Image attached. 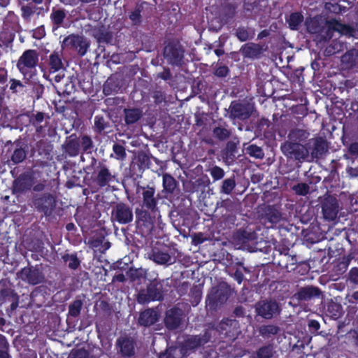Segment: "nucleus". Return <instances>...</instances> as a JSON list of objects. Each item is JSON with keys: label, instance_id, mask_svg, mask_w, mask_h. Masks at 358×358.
I'll return each mask as SVG.
<instances>
[{"label": "nucleus", "instance_id": "9b49d317", "mask_svg": "<svg viewBox=\"0 0 358 358\" xmlns=\"http://www.w3.org/2000/svg\"><path fill=\"white\" fill-rule=\"evenodd\" d=\"M120 352L124 357L134 355V343L132 339L127 337H121L117 340Z\"/></svg>", "mask_w": 358, "mask_h": 358}, {"label": "nucleus", "instance_id": "4be33fe9", "mask_svg": "<svg viewBox=\"0 0 358 358\" xmlns=\"http://www.w3.org/2000/svg\"><path fill=\"white\" fill-rule=\"evenodd\" d=\"M327 27L329 31H336L341 34H347L349 31V28L338 22L336 20H331L327 22Z\"/></svg>", "mask_w": 358, "mask_h": 358}, {"label": "nucleus", "instance_id": "13d9d810", "mask_svg": "<svg viewBox=\"0 0 358 358\" xmlns=\"http://www.w3.org/2000/svg\"><path fill=\"white\" fill-rule=\"evenodd\" d=\"M9 0H0V5L1 6H5L8 3Z\"/></svg>", "mask_w": 358, "mask_h": 358}, {"label": "nucleus", "instance_id": "7c9ffc66", "mask_svg": "<svg viewBox=\"0 0 358 358\" xmlns=\"http://www.w3.org/2000/svg\"><path fill=\"white\" fill-rule=\"evenodd\" d=\"M247 152L256 158H262L264 156V153L261 148L255 145H250L246 148Z\"/></svg>", "mask_w": 358, "mask_h": 358}, {"label": "nucleus", "instance_id": "7ed1b4c3", "mask_svg": "<svg viewBox=\"0 0 358 358\" xmlns=\"http://www.w3.org/2000/svg\"><path fill=\"white\" fill-rule=\"evenodd\" d=\"M63 44L65 46L70 47L78 50L80 55H84L89 47V43L83 36L71 35L66 37Z\"/></svg>", "mask_w": 358, "mask_h": 358}, {"label": "nucleus", "instance_id": "473e14b6", "mask_svg": "<svg viewBox=\"0 0 358 358\" xmlns=\"http://www.w3.org/2000/svg\"><path fill=\"white\" fill-rule=\"evenodd\" d=\"M235 187V181L234 179H226L223 182L222 191V192L229 194Z\"/></svg>", "mask_w": 358, "mask_h": 358}, {"label": "nucleus", "instance_id": "0e129e2a", "mask_svg": "<svg viewBox=\"0 0 358 358\" xmlns=\"http://www.w3.org/2000/svg\"><path fill=\"white\" fill-rule=\"evenodd\" d=\"M226 299H227V297H226V296H223L222 297V299H220L221 302H223V301H225Z\"/></svg>", "mask_w": 358, "mask_h": 358}, {"label": "nucleus", "instance_id": "e433bc0d", "mask_svg": "<svg viewBox=\"0 0 358 358\" xmlns=\"http://www.w3.org/2000/svg\"><path fill=\"white\" fill-rule=\"evenodd\" d=\"M294 190L299 195H306L309 192V187L305 183H300L294 187Z\"/></svg>", "mask_w": 358, "mask_h": 358}, {"label": "nucleus", "instance_id": "ddd939ff", "mask_svg": "<svg viewBox=\"0 0 358 358\" xmlns=\"http://www.w3.org/2000/svg\"><path fill=\"white\" fill-rule=\"evenodd\" d=\"M208 339L206 337H200V336H191L188 338L182 347L184 348V351L185 353L187 352L189 350H193L198 346L203 345L207 342Z\"/></svg>", "mask_w": 358, "mask_h": 358}, {"label": "nucleus", "instance_id": "864d4df0", "mask_svg": "<svg viewBox=\"0 0 358 358\" xmlns=\"http://www.w3.org/2000/svg\"><path fill=\"white\" fill-rule=\"evenodd\" d=\"M138 17L139 13L138 12H134L130 15V19L134 22L137 21L138 20Z\"/></svg>", "mask_w": 358, "mask_h": 358}, {"label": "nucleus", "instance_id": "0eeeda50", "mask_svg": "<svg viewBox=\"0 0 358 358\" xmlns=\"http://www.w3.org/2000/svg\"><path fill=\"white\" fill-rule=\"evenodd\" d=\"M252 110L253 106L250 104L232 103L231 106V115L241 120L248 118Z\"/></svg>", "mask_w": 358, "mask_h": 358}, {"label": "nucleus", "instance_id": "3c124183", "mask_svg": "<svg viewBox=\"0 0 358 358\" xmlns=\"http://www.w3.org/2000/svg\"><path fill=\"white\" fill-rule=\"evenodd\" d=\"M7 348V342L5 338L0 335V350H5Z\"/></svg>", "mask_w": 358, "mask_h": 358}, {"label": "nucleus", "instance_id": "6e6d98bb", "mask_svg": "<svg viewBox=\"0 0 358 358\" xmlns=\"http://www.w3.org/2000/svg\"><path fill=\"white\" fill-rule=\"evenodd\" d=\"M36 119L38 122H41L43 119V115L42 113H38L36 115Z\"/></svg>", "mask_w": 358, "mask_h": 358}, {"label": "nucleus", "instance_id": "f8f14e48", "mask_svg": "<svg viewBox=\"0 0 358 358\" xmlns=\"http://www.w3.org/2000/svg\"><path fill=\"white\" fill-rule=\"evenodd\" d=\"M21 278L29 283L36 285L41 282V276L36 269L24 268L21 271Z\"/></svg>", "mask_w": 358, "mask_h": 358}, {"label": "nucleus", "instance_id": "8fccbe9b", "mask_svg": "<svg viewBox=\"0 0 358 358\" xmlns=\"http://www.w3.org/2000/svg\"><path fill=\"white\" fill-rule=\"evenodd\" d=\"M347 172L351 177H357L358 176V169H357L350 167V168L347 169Z\"/></svg>", "mask_w": 358, "mask_h": 358}, {"label": "nucleus", "instance_id": "052dcab7", "mask_svg": "<svg viewBox=\"0 0 358 358\" xmlns=\"http://www.w3.org/2000/svg\"><path fill=\"white\" fill-rule=\"evenodd\" d=\"M352 296L355 299H358V292L353 293Z\"/></svg>", "mask_w": 358, "mask_h": 358}, {"label": "nucleus", "instance_id": "680f3d73", "mask_svg": "<svg viewBox=\"0 0 358 358\" xmlns=\"http://www.w3.org/2000/svg\"><path fill=\"white\" fill-rule=\"evenodd\" d=\"M215 53H216V55H221L222 52V51H221L220 50H215Z\"/></svg>", "mask_w": 358, "mask_h": 358}, {"label": "nucleus", "instance_id": "f3484780", "mask_svg": "<svg viewBox=\"0 0 358 358\" xmlns=\"http://www.w3.org/2000/svg\"><path fill=\"white\" fill-rule=\"evenodd\" d=\"M358 60V51L351 50L342 56L341 62L345 68H350L355 64Z\"/></svg>", "mask_w": 358, "mask_h": 358}, {"label": "nucleus", "instance_id": "c9c22d12", "mask_svg": "<svg viewBox=\"0 0 358 358\" xmlns=\"http://www.w3.org/2000/svg\"><path fill=\"white\" fill-rule=\"evenodd\" d=\"M64 259L68 266L71 268H76L79 265L78 259L74 255H66L64 257Z\"/></svg>", "mask_w": 358, "mask_h": 358}, {"label": "nucleus", "instance_id": "c03bdc74", "mask_svg": "<svg viewBox=\"0 0 358 358\" xmlns=\"http://www.w3.org/2000/svg\"><path fill=\"white\" fill-rule=\"evenodd\" d=\"M349 278L352 282L358 284V268H353L350 270Z\"/></svg>", "mask_w": 358, "mask_h": 358}, {"label": "nucleus", "instance_id": "72a5a7b5", "mask_svg": "<svg viewBox=\"0 0 358 358\" xmlns=\"http://www.w3.org/2000/svg\"><path fill=\"white\" fill-rule=\"evenodd\" d=\"M25 157V152L22 149H17L14 151L12 156V160L14 163L17 164L22 162Z\"/></svg>", "mask_w": 358, "mask_h": 358}, {"label": "nucleus", "instance_id": "39448f33", "mask_svg": "<svg viewBox=\"0 0 358 358\" xmlns=\"http://www.w3.org/2000/svg\"><path fill=\"white\" fill-rule=\"evenodd\" d=\"M256 310L259 315L269 319L278 313V306L275 301H261L257 305Z\"/></svg>", "mask_w": 358, "mask_h": 358}, {"label": "nucleus", "instance_id": "603ef678", "mask_svg": "<svg viewBox=\"0 0 358 358\" xmlns=\"http://www.w3.org/2000/svg\"><path fill=\"white\" fill-rule=\"evenodd\" d=\"M215 296H214L213 294H210L209 296H208V306H213L215 303H216V301H215Z\"/></svg>", "mask_w": 358, "mask_h": 358}, {"label": "nucleus", "instance_id": "f03ea898", "mask_svg": "<svg viewBox=\"0 0 358 358\" xmlns=\"http://www.w3.org/2000/svg\"><path fill=\"white\" fill-rule=\"evenodd\" d=\"M282 150L286 155L296 159H304L308 156V149L299 143L287 142L282 146Z\"/></svg>", "mask_w": 358, "mask_h": 358}, {"label": "nucleus", "instance_id": "c85d7f7f", "mask_svg": "<svg viewBox=\"0 0 358 358\" xmlns=\"http://www.w3.org/2000/svg\"><path fill=\"white\" fill-rule=\"evenodd\" d=\"M278 328L274 325H265L259 329V332L264 336H270L278 333Z\"/></svg>", "mask_w": 358, "mask_h": 358}, {"label": "nucleus", "instance_id": "774afa93", "mask_svg": "<svg viewBox=\"0 0 358 358\" xmlns=\"http://www.w3.org/2000/svg\"><path fill=\"white\" fill-rule=\"evenodd\" d=\"M70 228H71V226H67V229H69Z\"/></svg>", "mask_w": 358, "mask_h": 358}, {"label": "nucleus", "instance_id": "a878e982", "mask_svg": "<svg viewBox=\"0 0 358 358\" xmlns=\"http://www.w3.org/2000/svg\"><path fill=\"white\" fill-rule=\"evenodd\" d=\"M163 186L167 192H172L176 187V182L171 176L164 174L163 176Z\"/></svg>", "mask_w": 358, "mask_h": 358}, {"label": "nucleus", "instance_id": "4d7b16f0", "mask_svg": "<svg viewBox=\"0 0 358 358\" xmlns=\"http://www.w3.org/2000/svg\"><path fill=\"white\" fill-rule=\"evenodd\" d=\"M171 51V48L166 47L164 50V55L166 57H169V52Z\"/></svg>", "mask_w": 358, "mask_h": 358}, {"label": "nucleus", "instance_id": "6e6552de", "mask_svg": "<svg viewBox=\"0 0 358 358\" xmlns=\"http://www.w3.org/2000/svg\"><path fill=\"white\" fill-rule=\"evenodd\" d=\"M161 294L155 285L151 284L148 287L147 290L141 291L138 295V301L141 303L150 301L159 300Z\"/></svg>", "mask_w": 358, "mask_h": 358}, {"label": "nucleus", "instance_id": "2f4dec72", "mask_svg": "<svg viewBox=\"0 0 358 358\" xmlns=\"http://www.w3.org/2000/svg\"><path fill=\"white\" fill-rule=\"evenodd\" d=\"M273 354V348L271 346L261 348L257 352V358H271Z\"/></svg>", "mask_w": 358, "mask_h": 358}, {"label": "nucleus", "instance_id": "c756f323", "mask_svg": "<svg viewBox=\"0 0 358 358\" xmlns=\"http://www.w3.org/2000/svg\"><path fill=\"white\" fill-rule=\"evenodd\" d=\"M213 134L217 138L224 140L229 136L230 132L226 128L218 127L214 129Z\"/></svg>", "mask_w": 358, "mask_h": 358}, {"label": "nucleus", "instance_id": "bb28decb", "mask_svg": "<svg viewBox=\"0 0 358 358\" xmlns=\"http://www.w3.org/2000/svg\"><path fill=\"white\" fill-rule=\"evenodd\" d=\"M303 19V17L300 13H294L291 14L288 20L289 27L292 29H297Z\"/></svg>", "mask_w": 358, "mask_h": 358}, {"label": "nucleus", "instance_id": "69168bd1", "mask_svg": "<svg viewBox=\"0 0 358 358\" xmlns=\"http://www.w3.org/2000/svg\"><path fill=\"white\" fill-rule=\"evenodd\" d=\"M194 241L196 243H201V241H196V237H194Z\"/></svg>", "mask_w": 358, "mask_h": 358}, {"label": "nucleus", "instance_id": "b1692460", "mask_svg": "<svg viewBox=\"0 0 358 358\" xmlns=\"http://www.w3.org/2000/svg\"><path fill=\"white\" fill-rule=\"evenodd\" d=\"M141 116V112L138 109L125 110V121L127 124L136 122Z\"/></svg>", "mask_w": 358, "mask_h": 358}, {"label": "nucleus", "instance_id": "58836bf2", "mask_svg": "<svg viewBox=\"0 0 358 358\" xmlns=\"http://www.w3.org/2000/svg\"><path fill=\"white\" fill-rule=\"evenodd\" d=\"M210 174L215 180H220L224 177V172L222 169L214 166L210 170Z\"/></svg>", "mask_w": 358, "mask_h": 358}, {"label": "nucleus", "instance_id": "4468645a", "mask_svg": "<svg viewBox=\"0 0 358 358\" xmlns=\"http://www.w3.org/2000/svg\"><path fill=\"white\" fill-rule=\"evenodd\" d=\"M157 320V314L155 310H146L141 313L138 322L141 325L149 326L154 324Z\"/></svg>", "mask_w": 358, "mask_h": 358}, {"label": "nucleus", "instance_id": "423d86ee", "mask_svg": "<svg viewBox=\"0 0 358 358\" xmlns=\"http://www.w3.org/2000/svg\"><path fill=\"white\" fill-rule=\"evenodd\" d=\"M114 218L120 224H127L133 219V213L129 207L119 204L113 211Z\"/></svg>", "mask_w": 358, "mask_h": 358}, {"label": "nucleus", "instance_id": "f257e3e1", "mask_svg": "<svg viewBox=\"0 0 358 358\" xmlns=\"http://www.w3.org/2000/svg\"><path fill=\"white\" fill-rule=\"evenodd\" d=\"M38 60V55L35 50H26L20 57L17 66L20 71L25 74L29 69L34 68Z\"/></svg>", "mask_w": 358, "mask_h": 358}, {"label": "nucleus", "instance_id": "aec40b11", "mask_svg": "<svg viewBox=\"0 0 358 358\" xmlns=\"http://www.w3.org/2000/svg\"><path fill=\"white\" fill-rule=\"evenodd\" d=\"M185 354L182 348H170L165 353L160 355L159 358H182Z\"/></svg>", "mask_w": 358, "mask_h": 358}, {"label": "nucleus", "instance_id": "09e8293b", "mask_svg": "<svg viewBox=\"0 0 358 358\" xmlns=\"http://www.w3.org/2000/svg\"><path fill=\"white\" fill-rule=\"evenodd\" d=\"M349 152L352 155H358V143H353L349 147Z\"/></svg>", "mask_w": 358, "mask_h": 358}, {"label": "nucleus", "instance_id": "4c0bfd02", "mask_svg": "<svg viewBox=\"0 0 358 358\" xmlns=\"http://www.w3.org/2000/svg\"><path fill=\"white\" fill-rule=\"evenodd\" d=\"M113 150L117 159H124L125 157L126 152L123 146L118 144H115L113 147Z\"/></svg>", "mask_w": 358, "mask_h": 358}, {"label": "nucleus", "instance_id": "ea45409f", "mask_svg": "<svg viewBox=\"0 0 358 358\" xmlns=\"http://www.w3.org/2000/svg\"><path fill=\"white\" fill-rule=\"evenodd\" d=\"M307 137L308 134H306V132L302 130H295L292 131L291 134H289V138L291 139L299 138V140H301L302 138H306Z\"/></svg>", "mask_w": 358, "mask_h": 358}, {"label": "nucleus", "instance_id": "a18cd8bd", "mask_svg": "<svg viewBox=\"0 0 358 358\" xmlns=\"http://www.w3.org/2000/svg\"><path fill=\"white\" fill-rule=\"evenodd\" d=\"M228 73V68L224 66H219L216 69L215 74L220 77H224Z\"/></svg>", "mask_w": 358, "mask_h": 358}, {"label": "nucleus", "instance_id": "5701e85b", "mask_svg": "<svg viewBox=\"0 0 358 358\" xmlns=\"http://www.w3.org/2000/svg\"><path fill=\"white\" fill-rule=\"evenodd\" d=\"M50 65L54 72L59 71L63 67V64L58 52H53L50 55Z\"/></svg>", "mask_w": 358, "mask_h": 358}, {"label": "nucleus", "instance_id": "bf43d9fd", "mask_svg": "<svg viewBox=\"0 0 358 358\" xmlns=\"http://www.w3.org/2000/svg\"><path fill=\"white\" fill-rule=\"evenodd\" d=\"M137 273H138L140 275H143L145 274V271L142 268H140L138 270H136V271Z\"/></svg>", "mask_w": 358, "mask_h": 358}, {"label": "nucleus", "instance_id": "338daca9", "mask_svg": "<svg viewBox=\"0 0 358 358\" xmlns=\"http://www.w3.org/2000/svg\"><path fill=\"white\" fill-rule=\"evenodd\" d=\"M70 228H71V226H67V229H69Z\"/></svg>", "mask_w": 358, "mask_h": 358}, {"label": "nucleus", "instance_id": "393cba45", "mask_svg": "<svg viewBox=\"0 0 358 358\" xmlns=\"http://www.w3.org/2000/svg\"><path fill=\"white\" fill-rule=\"evenodd\" d=\"M241 51L245 56L252 57L259 53V47L255 44H247L242 48Z\"/></svg>", "mask_w": 358, "mask_h": 358}, {"label": "nucleus", "instance_id": "f704fd0d", "mask_svg": "<svg viewBox=\"0 0 358 358\" xmlns=\"http://www.w3.org/2000/svg\"><path fill=\"white\" fill-rule=\"evenodd\" d=\"M52 20L55 24H59L62 22L65 13L63 10H57L54 11L52 15Z\"/></svg>", "mask_w": 358, "mask_h": 358}, {"label": "nucleus", "instance_id": "cd10ccee", "mask_svg": "<svg viewBox=\"0 0 358 358\" xmlns=\"http://www.w3.org/2000/svg\"><path fill=\"white\" fill-rule=\"evenodd\" d=\"M83 303L80 300H76L73 301L69 306V313L73 317H76L80 314Z\"/></svg>", "mask_w": 358, "mask_h": 358}, {"label": "nucleus", "instance_id": "de8ad7c7", "mask_svg": "<svg viewBox=\"0 0 358 358\" xmlns=\"http://www.w3.org/2000/svg\"><path fill=\"white\" fill-rule=\"evenodd\" d=\"M81 143L85 150L90 148L92 146L91 139L87 136L83 137Z\"/></svg>", "mask_w": 358, "mask_h": 358}, {"label": "nucleus", "instance_id": "9d476101", "mask_svg": "<svg viewBox=\"0 0 358 358\" xmlns=\"http://www.w3.org/2000/svg\"><path fill=\"white\" fill-rule=\"evenodd\" d=\"M182 312L179 309H171L166 312L165 324L169 329L177 328L181 322Z\"/></svg>", "mask_w": 358, "mask_h": 358}, {"label": "nucleus", "instance_id": "a19ab883", "mask_svg": "<svg viewBox=\"0 0 358 358\" xmlns=\"http://www.w3.org/2000/svg\"><path fill=\"white\" fill-rule=\"evenodd\" d=\"M236 36L241 41H245L250 38L248 31L244 28H239L236 31Z\"/></svg>", "mask_w": 358, "mask_h": 358}, {"label": "nucleus", "instance_id": "79ce46f5", "mask_svg": "<svg viewBox=\"0 0 358 358\" xmlns=\"http://www.w3.org/2000/svg\"><path fill=\"white\" fill-rule=\"evenodd\" d=\"M95 127L99 131H102L105 128V121L102 117L96 116L94 119Z\"/></svg>", "mask_w": 358, "mask_h": 358}, {"label": "nucleus", "instance_id": "6ab92c4d", "mask_svg": "<svg viewBox=\"0 0 358 358\" xmlns=\"http://www.w3.org/2000/svg\"><path fill=\"white\" fill-rule=\"evenodd\" d=\"M150 259L159 264L171 262V257L169 254L160 251L153 252L150 255Z\"/></svg>", "mask_w": 358, "mask_h": 358}, {"label": "nucleus", "instance_id": "5fc2aeb1", "mask_svg": "<svg viewBox=\"0 0 358 358\" xmlns=\"http://www.w3.org/2000/svg\"><path fill=\"white\" fill-rule=\"evenodd\" d=\"M8 355L5 350H0V358H8Z\"/></svg>", "mask_w": 358, "mask_h": 358}, {"label": "nucleus", "instance_id": "49530a36", "mask_svg": "<svg viewBox=\"0 0 358 358\" xmlns=\"http://www.w3.org/2000/svg\"><path fill=\"white\" fill-rule=\"evenodd\" d=\"M23 184H24V180L20 179V178L16 180L14 183V190L15 192L24 191L25 187H22Z\"/></svg>", "mask_w": 358, "mask_h": 358}, {"label": "nucleus", "instance_id": "412c9836", "mask_svg": "<svg viewBox=\"0 0 358 358\" xmlns=\"http://www.w3.org/2000/svg\"><path fill=\"white\" fill-rule=\"evenodd\" d=\"M112 179V176L106 168H102L97 176V182L101 186H106Z\"/></svg>", "mask_w": 358, "mask_h": 358}, {"label": "nucleus", "instance_id": "20e7f679", "mask_svg": "<svg viewBox=\"0 0 358 358\" xmlns=\"http://www.w3.org/2000/svg\"><path fill=\"white\" fill-rule=\"evenodd\" d=\"M322 212L326 220H334L338 212L337 200L331 196L326 198L322 205Z\"/></svg>", "mask_w": 358, "mask_h": 358}, {"label": "nucleus", "instance_id": "a211bd4d", "mask_svg": "<svg viewBox=\"0 0 358 358\" xmlns=\"http://www.w3.org/2000/svg\"><path fill=\"white\" fill-rule=\"evenodd\" d=\"M322 23L318 18H309L306 20L307 30L312 34L320 33Z\"/></svg>", "mask_w": 358, "mask_h": 358}, {"label": "nucleus", "instance_id": "dca6fc26", "mask_svg": "<svg viewBox=\"0 0 358 358\" xmlns=\"http://www.w3.org/2000/svg\"><path fill=\"white\" fill-rule=\"evenodd\" d=\"M297 296L299 299L307 301L314 297H318L320 296V290L314 287H306L301 289Z\"/></svg>", "mask_w": 358, "mask_h": 358}, {"label": "nucleus", "instance_id": "37998d69", "mask_svg": "<svg viewBox=\"0 0 358 358\" xmlns=\"http://www.w3.org/2000/svg\"><path fill=\"white\" fill-rule=\"evenodd\" d=\"M10 82H11V84H10V88L13 92H17L20 91L19 89L24 87V85H22V83L19 80L13 79L10 80Z\"/></svg>", "mask_w": 358, "mask_h": 358}, {"label": "nucleus", "instance_id": "1a4fd4ad", "mask_svg": "<svg viewBox=\"0 0 358 358\" xmlns=\"http://www.w3.org/2000/svg\"><path fill=\"white\" fill-rule=\"evenodd\" d=\"M217 331L230 338H234L238 333V322L232 320H222L217 326Z\"/></svg>", "mask_w": 358, "mask_h": 358}, {"label": "nucleus", "instance_id": "e2e57ef3", "mask_svg": "<svg viewBox=\"0 0 358 358\" xmlns=\"http://www.w3.org/2000/svg\"><path fill=\"white\" fill-rule=\"evenodd\" d=\"M4 324V320L2 317H0V324Z\"/></svg>", "mask_w": 358, "mask_h": 358}, {"label": "nucleus", "instance_id": "2eb2a0df", "mask_svg": "<svg viewBox=\"0 0 358 358\" xmlns=\"http://www.w3.org/2000/svg\"><path fill=\"white\" fill-rule=\"evenodd\" d=\"M155 192V191L152 187H147L143 190V203L148 208L154 209L157 205V201L154 197Z\"/></svg>", "mask_w": 358, "mask_h": 358}]
</instances>
